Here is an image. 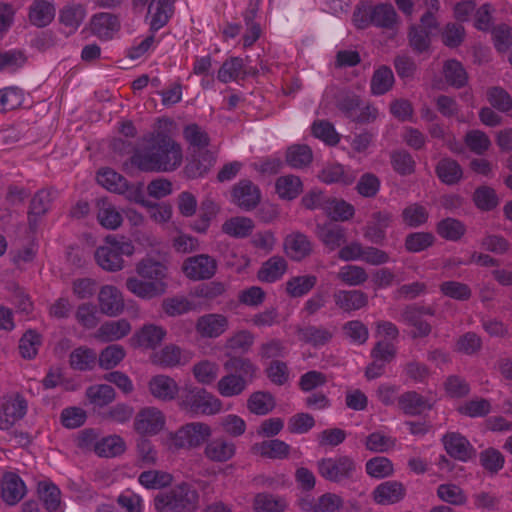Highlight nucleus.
I'll use <instances>...</instances> for the list:
<instances>
[{
    "label": "nucleus",
    "instance_id": "f257e3e1",
    "mask_svg": "<svg viewBox=\"0 0 512 512\" xmlns=\"http://www.w3.org/2000/svg\"><path fill=\"white\" fill-rule=\"evenodd\" d=\"M182 148L169 134L153 133L141 151L131 157V163L144 172H170L182 163Z\"/></svg>",
    "mask_w": 512,
    "mask_h": 512
},
{
    "label": "nucleus",
    "instance_id": "f03ea898",
    "mask_svg": "<svg viewBox=\"0 0 512 512\" xmlns=\"http://www.w3.org/2000/svg\"><path fill=\"white\" fill-rule=\"evenodd\" d=\"M153 502L157 512H194L199 506V493L193 484L181 482L157 494Z\"/></svg>",
    "mask_w": 512,
    "mask_h": 512
},
{
    "label": "nucleus",
    "instance_id": "7ed1b4c3",
    "mask_svg": "<svg viewBox=\"0 0 512 512\" xmlns=\"http://www.w3.org/2000/svg\"><path fill=\"white\" fill-rule=\"evenodd\" d=\"M177 406L190 416L214 415L220 412L222 402L204 388L185 385L177 397Z\"/></svg>",
    "mask_w": 512,
    "mask_h": 512
},
{
    "label": "nucleus",
    "instance_id": "20e7f679",
    "mask_svg": "<svg viewBox=\"0 0 512 512\" xmlns=\"http://www.w3.org/2000/svg\"><path fill=\"white\" fill-rule=\"evenodd\" d=\"M105 243L95 251L96 263L106 271H120L124 267L123 256H131L134 253V245L124 237L117 239L111 235L105 238Z\"/></svg>",
    "mask_w": 512,
    "mask_h": 512
},
{
    "label": "nucleus",
    "instance_id": "39448f33",
    "mask_svg": "<svg viewBox=\"0 0 512 512\" xmlns=\"http://www.w3.org/2000/svg\"><path fill=\"white\" fill-rule=\"evenodd\" d=\"M317 467L319 474L333 483L352 480L356 471L355 461L347 455L320 459Z\"/></svg>",
    "mask_w": 512,
    "mask_h": 512
},
{
    "label": "nucleus",
    "instance_id": "423d86ee",
    "mask_svg": "<svg viewBox=\"0 0 512 512\" xmlns=\"http://www.w3.org/2000/svg\"><path fill=\"white\" fill-rule=\"evenodd\" d=\"M212 434L211 427L203 422H191L180 427L172 437L176 448L193 449L202 446Z\"/></svg>",
    "mask_w": 512,
    "mask_h": 512
},
{
    "label": "nucleus",
    "instance_id": "0eeeda50",
    "mask_svg": "<svg viewBox=\"0 0 512 512\" xmlns=\"http://www.w3.org/2000/svg\"><path fill=\"white\" fill-rule=\"evenodd\" d=\"M217 260L209 254L187 257L181 266L183 274L192 281L209 280L216 274Z\"/></svg>",
    "mask_w": 512,
    "mask_h": 512
},
{
    "label": "nucleus",
    "instance_id": "6e6552de",
    "mask_svg": "<svg viewBox=\"0 0 512 512\" xmlns=\"http://www.w3.org/2000/svg\"><path fill=\"white\" fill-rule=\"evenodd\" d=\"M165 426V416L156 407H145L134 418V430L142 437L157 435Z\"/></svg>",
    "mask_w": 512,
    "mask_h": 512
},
{
    "label": "nucleus",
    "instance_id": "1a4fd4ad",
    "mask_svg": "<svg viewBox=\"0 0 512 512\" xmlns=\"http://www.w3.org/2000/svg\"><path fill=\"white\" fill-rule=\"evenodd\" d=\"M27 409L28 403L20 393L3 397L0 408V429L9 430L12 428L17 421L26 415Z\"/></svg>",
    "mask_w": 512,
    "mask_h": 512
},
{
    "label": "nucleus",
    "instance_id": "9d476101",
    "mask_svg": "<svg viewBox=\"0 0 512 512\" xmlns=\"http://www.w3.org/2000/svg\"><path fill=\"white\" fill-rule=\"evenodd\" d=\"M442 443L447 454L455 460L467 462L476 457V449L459 432H447L442 437Z\"/></svg>",
    "mask_w": 512,
    "mask_h": 512
},
{
    "label": "nucleus",
    "instance_id": "9b49d317",
    "mask_svg": "<svg viewBox=\"0 0 512 512\" xmlns=\"http://www.w3.org/2000/svg\"><path fill=\"white\" fill-rule=\"evenodd\" d=\"M232 202L245 211L255 209L261 200V191L249 179H242L231 190Z\"/></svg>",
    "mask_w": 512,
    "mask_h": 512
},
{
    "label": "nucleus",
    "instance_id": "f8f14e48",
    "mask_svg": "<svg viewBox=\"0 0 512 512\" xmlns=\"http://www.w3.org/2000/svg\"><path fill=\"white\" fill-rule=\"evenodd\" d=\"M216 162V155L210 150H193L184 173L189 179H197L205 176Z\"/></svg>",
    "mask_w": 512,
    "mask_h": 512
},
{
    "label": "nucleus",
    "instance_id": "ddd939ff",
    "mask_svg": "<svg viewBox=\"0 0 512 512\" xmlns=\"http://www.w3.org/2000/svg\"><path fill=\"white\" fill-rule=\"evenodd\" d=\"M229 328L227 316L217 313H209L200 316L195 324L197 333L203 338H217Z\"/></svg>",
    "mask_w": 512,
    "mask_h": 512
},
{
    "label": "nucleus",
    "instance_id": "4468645a",
    "mask_svg": "<svg viewBox=\"0 0 512 512\" xmlns=\"http://www.w3.org/2000/svg\"><path fill=\"white\" fill-rule=\"evenodd\" d=\"M148 389L154 398L163 402L177 400L181 390L173 378L163 374L153 376L148 382Z\"/></svg>",
    "mask_w": 512,
    "mask_h": 512
},
{
    "label": "nucleus",
    "instance_id": "2eb2a0df",
    "mask_svg": "<svg viewBox=\"0 0 512 512\" xmlns=\"http://www.w3.org/2000/svg\"><path fill=\"white\" fill-rule=\"evenodd\" d=\"M166 336V330L154 324H145L130 338L134 348L155 349Z\"/></svg>",
    "mask_w": 512,
    "mask_h": 512
},
{
    "label": "nucleus",
    "instance_id": "dca6fc26",
    "mask_svg": "<svg viewBox=\"0 0 512 512\" xmlns=\"http://www.w3.org/2000/svg\"><path fill=\"white\" fill-rule=\"evenodd\" d=\"M98 301L101 312L107 316H118L124 310L122 293L115 286L105 285L101 287Z\"/></svg>",
    "mask_w": 512,
    "mask_h": 512
},
{
    "label": "nucleus",
    "instance_id": "f3484780",
    "mask_svg": "<svg viewBox=\"0 0 512 512\" xmlns=\"http://www.w3.org/2000/svg\"><path fill=\"white\" fill-rule=\"evenodd\" d=\"M254 334L249 330H239L225 340L222 347L224 357H237L247 354L254 344Z\"/></svg>",
    "mask_w": 512,
    "mask_h": 512
},
{
    "label": "nucleus",
    "instance_id": "a211bd4d",
    "mask_svg": "<svg viewBox=\"0 0 512 512\" xmlns=\"http://www.w3.org/2000/svg\"><path fill=\"white\" fill-rule=\"evenodd\" d=\"M126 288L135 296L150 300L166 293V282L144 281L137 277H129L126 280Z\"/></svg>",
    "mask_w": 512,
    "mask_h": 512
},
{
    "label": "nucleus",
    "instance_id": "6ab92c4d",
    "mask_svg": "<svg viewBox=\"0 0 512 512\" xmlns=\"http://www.w3.org/2000/svg\"><path fill=\"white\" fill-rule=\"evenodd\" d=\"M406 495L405 486L398 481L389 480L379 484L373 491V499L380 505L400 502Z\"/></svg>",
    "mask_w": 512,
    "mask_h": 512
},
{
    "label": "nucleus",
    "instance_id": "aec40b11",
    "mask_svg": "<svg viewBox=\"0 0 512 512\" xmlns=\"http://www.w3.org/2000/svg\"><path fill=\"white\" fill-rule=\"evenodd\" d=\"M335 305L343 312L351 313L368 305V295L361 290H337L333 294Z\"/></svg>",
    "mask_w": 512,
    "mask_h": 512
},
{
    "label": "nucleus",
    "instance_id": "412c9836",
    "mask_svg": "<svg viewBox=\"0 0 512 512\" xmlns=\"http://www.w3.org/2000/svg\"><path fill=\"white\" fill-rule=\"evenodd\" d=\"M91 32L100 39L109 40L120 28V21L117 15L100 12L94 14L90 22Z\"/></svg>",
    "mask_w": 512,
    "mask_h": 512
},
{
    "label": "nucleus",
    "instance_id": "4be33fe9",
    "mask_svg": "<svg viewBox=\"0 0 512 512\" xmlns=\"http://www.w3.org/2000/svg\"><path fill=\"white\" fill-rule=\"evenodd\" d=\"M287 256L294 261H301L312 253V243L301 232H293L284 239Z\"/></svg>",
    "mask_w": 512,
    "mask_h": 512
},
{
    "label": "nucleus",
    "instance_id": "5701e85b",
    "mask_svg": "<svg viewBox=\"0 0 512 512\" xmlns=\"http://www.w3.org/2000/svg\"><path fill=\"white\" fill-rule=\"evenodd\" d=\"M135 270L142 279H147L151 282H165L168 274L167 265L151 256L141 259L137 263Z\"/></svg>",
    "mask_w": 512,
    "mask_h": 512
},
{
    "label": "nucleus",
    "instance_id": "b1692460",
    "mask_svg": "<svg viewBox=\"0 0 512 512\" xmlns=\"http://www.w3.org/2000/svg\"><path fill=\"white\" fill-rule=\"evenodd\" d=\"M316 235L330 250H335L346 243V229L335 223L317 224Z\"/></svg>",
    "mask_w": 512,
    "mask_h": 512
},
{
    "label": "nucleus",
    "instance_id": "393cba45",
    "mask_svg": "<svg viewBox=\"0 0 512 512\" xmlns=\"http://www.w3.org/2000/svg\"><path fill=\"white\" fill-rule=\"evenodd\" d=\"M25 494V484L21 478L13 472L3 475L1 481L2 499L9 505L17 504Z\"/></svg>",
    "mask_w": 512,
    "mask_h": 512
},
{
    "label": "nucleus",
    "instance_id": "a878e982",
    "mask_svg": "<svg viewBox=\"0 0 512 512\" xmlns=\"http://www.w3.org/2000/svg\"><path fill=\"white\" fill-rule=\"evenodd\" d=\"M223 369L230 374L238 375L243 379L253 382L257 377L258 367L247 357H224Z\"/></svg>",
    "mask_w": 512,
    "mask_h": 512
},
{
    "label": "nucleus",
    "instance_id": "bb28decb",
    "mask_svg": "<svg viewBox=\"0 0 512 512\" xmlns=\"http://www.w3.org/2000/svg\"><path fill=\"white\" fill-rule=\"evenodd\" d=\"M175 0H152L148 7L151 14L150 29L155 32L165 26L173 14Z\"/></svg>",
    "mask_w": 512,
    "mask_h": 512
},
{
    "label": "nucleus",
    "instance_id": "cd10ccee",
    "mask_svg": "<svg viewBox=\"0 0 512 512\" xmlns=\"http://www.w3.org/2000/svg\"><path fill=\"white\" fill-rule=\"evenodd\" d=\"M131 332V324L127 319L104 322L97 330L96 337L102 342H113L126 337Z\"/></svg>",
    "mask_w": 512,
    "mask_h": 512
},
{
    "label": "nucleus",
    "instance_id": "c85d7f7f",
    "mask_svg": "<svg viewBox=\"0 0 512 512\" xmlns=\"http://www.w3.org/2000/svg\"><path fill=\"white\" fill-rule=\"evenodd\" d=\"M55 12L54 5L47 0H34L29 7L28 18L32 25L43 28L53 21Z\"/></svg>",
    "mask_w": 512,
    "mask_h": 512
},
{
    "label": "nucleus",
    "instance_id": "c756f323",
    "mask_svg": "<svg viewBox=\"0 0 512 512\" xmlns=\"http://www.w3.org/2000/svg\"><path fill=\"white\" fill-rule=\"evenodd\" d=\"M97 220L100 225L109 230H116L123 222V217L107 198L97 200Z\"/></svg>",
    "mask_w": 512,
    "mask_h": 512
},
{
    "label": "nucleus",
    "instance_id": "7c9ffc66",
    "mask_svg": "<svg viewBox=\"0 0 512 512\" xmlns=\"http://www.w3.org/2000/svg\"><path fill=\"white\" fill-rule=\"evenodd\" d=\"M313 162V151L306 144H292L285 152V163L293 169H305Z\"/></svg>",
    "mask_w": 512,
    "mask_h": 512
},
{
    "label": "nucleus",
    "instance_id": "2f4dec72",
    "mask_svg": "<svg viewBox=\"0 0 512 512\" xmlns=\"http://www.w3.org/2000/svg\"><path fill=\"white\" fill-rule=\"evenodd\" d=\"M435 173L439 180L446 185L458 184L463 178V169L460 164L449 157L442 158L435 166Z\"/></svg>",
    "mask_w": 512,
    "mask_h": 512
},
{
    "label": "nucleus",
    "instance_id": "473e14b6",
    "mask_svg": "<svg viewBox=\"0 0 512 512\" xmlns=\"http://www.w3.org/2000/svg\"><path fill=\"white\" fill-rule=\"evenodd\" d=\"M85 397L94 408H104L115 401L116 391L108 384H94L86 388Z\"/></svg>",
    "mask_w": 512,
    "mask_h": 512
},
{
    "label": "nucleus",
    "instance_id": "72a5a7b5",
    "mask_svg": "<svg viewBox=\"0 0 512 512\" xmlns=\"http://www.w3.org/2000/svg\"><path fill=\"white\" fill-rule=\"evenodd\" d=\"M287 270V262L282 256H273L265 261L257 272L261 282L273 283L279 280Z\"/></svg>",
    "mask_w": 512,
    "mask_h": 512
},
{
    "label": "nucleus",
    "instance_id": "f704fd0d",
    "mask_svg": "<svg viewBox=\"0 0 512 512\" xmlns=\"http://www.w3.org/2000/svg\"><path fill=\"white\" fill-rule=\"evenodd\" d=\"M69 364L73 370L91 371L97 364V354L87 346L77 347L69 355Z\"/></svg>",
    "mask_w": 512,
    "mask_h": 512
},
{
    "label": "nucleus",
    "instance_id": "c9c22d12",
    "mask_svg": "<svg viewBox=\"0 0 512 512\" xmlns=\"http://www.w3.org/2000/svg\"><path fill=\"white\" fill-rule=\"evenodd\" d=\"M275 189L281 199L291 201L303 192V183L299 176L289 174L276 180Z\"/></svg>",
    "mask_w": 512,
    "mask_h": 512
},
{
    "label": "nucleus",
    "instance_id": "e433bc0d",
    "mask_svg": "<svg viewBox=\"0 0 512 512\" xmlns=\"http://www.w3.org/2000/svg\"><path fill=\"white\" fill-rule=\"evenodd\" d=\"M235 450L233 442L226 441L223 438H216L207 443L204 453L212 461L226 462L235 455Z\"/></svg>",
    "mask_w": 512,
    "mask_h": 512
},
{
    "label": "nucleus",
    "instance_id": "4c0bfd02",
    "mask_svg": "<svg viewBox=\"0 0 512 512\" xmlns=\"http://www.w3.org/2000/svg\"><path fill=\"white\" fill-rule=\"evenodd\" d=\"M400 409L407 415H420L425 410H430L432 405L416 391H408L398 398Z\"/></svg>",
    "mask_w": 512,
    "mask_h": 512
},
{
    "label": "nucleus",
    "instance_id": "58836bf2",
    "mask_svg": "<svg viewBox=\"0 0 512 512\" xmlns=\"http://www.w3.org/2000/svg\"><path fill=\"white\" fill-rule=\"evenodd\" d=\"M443 74L448 85L460 89L468 83V73L463 64L456 59H449L444 62Z\"/></svg>",
    "mask_w": 512,
    "mask_h": 512
},
{
    "label": "nucleus",
    "instance_id": "ea45409f",
    "mask_svg": "<svg viewBox=\"0 0 512 512\" xmlns=\"http://www.w3.org/2000/svg\"><path fill=\"white\" fill-rule=\"evenodd\" d=\"M299 339L314 347H319L329 343L333 333L322 326L308 325L297 329Z\"/></svg>",
    "mask_w": 512,
    "mask_h": 512
},
{
    "label": "nucleus",
    "instance_id": "a19ab883",
    "mask_svg": "<svg viewBox=\"0 0 512 512\" xmlns=\"http://www.w3.org/2000/svg\"><path fill=\"white\" fill-rule=\"evenodd\" d=\"M290 449L287 443L279 439L266 440L252 447L253 451L270 459H285L289 456Z\"/></svg>",
    "mask_w": 512,
    "mask_h": 512
},
{
    "label": "nucleus",
    "instance_id": "79ce46f5",
    "mask_svg": "<svg viewBox=\"0 0 512 512\" xmlns=\"http://www.w3.org/2000/svg\"><path fill=\"white\" fill-rule=\"evenodd\" d=\"M126 450L124 439L119 435H109L94 445V452L100 457H116Z\"/></svg>",
    "mask_w": 512,
    "mask_h": 512
},
{
    "label": "nucleus",
    "instance_id": "37998d69",
    "mask_svg": "<svg viewBox=\"0 0 512 512\" xmlns=\"http://www.w3.org/2000/svg\"><path fill=\"white\" fill-rule=\"evenodd\" d=\"M370 21L376 27L393 29L397 21L396 10L390 3H379L372 7Z\"/></svg>",
    "mask_w": 512,
    "mask_h": 512
},
{
    "label": "nucleus",
    "instance_id": "c03bdc74",
    "mask_svg": "<svg viewBox=\"0 0 512 512\" xmlns=\"http://www.w3.org/2000/svg\"><path fill=\"white\" fill-rule=\"evenodd\" d=\"M251 382L243 377L227 373L217 383V390L223 397H234L242 394Z\"/></svg>",
    "mask_w": 512,
    "mask_h": 512
},
{
    "label": "nucleus",
    "instance_id": "a18cd8bd",
    "mask_svg": "<svg viewBox=\"0 0 512 512\" xmlns=\"http://www.w3.org/2000/svg\"><path fill=\"white\" fill-rule=\"evenodd\" d=\"M472 201L477 209L483 212L494 210L500 203L495 189L487 185H481L475 189Z\"/></svg>",
    "mask_w": 512,
    "mask_h": 512
},
{
    "label": "nucleus",
    "instance_id": "49530a36",
    "mask_svg": "<svg viewBox=\"0 0 512 512\" xmlns=\"http://www.w3.org/2000/svg\"><path fill=\"white\" fill-rule=\"evenodd\" d=\"M436 242L432 232H411L405 236L404 248L409 253H420L431 248Z\"/></svg>",
    "mask_w": 512,
    "mask_h": 512
},
{
    "label": "nucleus",
    "instance_id": "de8ad7c7",
    "mask_svg": "<svg viewBox=\"0 0 512 512\" xmlns=\"http://www.w3.org/2000/svg\"><path fill=\"white\" fill-rule=\"evenodd\" d=\"M253 229L252 219L243 216L232 217L222 225V232L234 238L248 237Z\"/></svg>",
    "mask_w": 512,
    "mask_h": 512
},
{
    "label": "nucleus",
    "instance_id": "09e8293b",
    "mask_svg": "<svg viewBox=\"0 0 512 512\" xmlns=\"http://www.w3.org/2000/svg\"><path fill=\"white\" fill-rule=\"evenodd\" d=\"M173 476L162 470H147L143 471L139 477L138 482L146 489L160 490L172 484Z\"/></svg>",
    "mask_w": 512,
    "mask_h": 512
},
{
    "label": "nucleus",
    "instance_id": "8fccbe9b",
    "mask_svg": "<svg viewBox=\"0 0 512 512\" xmlns=\"http://www.w3.org/2000/svg\"><path fill=\"white\" fill-rule=\"evenodd\" d=\"M437 234L448 241H458L466 233V226L458 219L447 217L436 224Z\"/></svg>",
    "mask_w": 512,
    "mask_h": 512
},
{
    "label": "nucleus",
    "instance_id": "3c124183",
    "mask_svg": "<svg viewBox=\"0 0 512 512\" xmlns=\"http://www.w3.org/2000/svg\"><path fill=\"white\" fill-rule=\"evenodd\" d=\"M325 213L334 221H347L354 216V206L343 199L328 198L325 205Z\"/></svg>",
    "mask_w": 512,
    "mask_h": 512
},
{
    "label": "nucleus",
    "instance_id": "603ef678",
    "mask_svg": "<svg viewBox=\"0 0 512 512\" xmlns=\"http://www.w3.org/2000/svg\"><path fill=\"white\" fill-rule=\"evenodd\" d=\"M401 319L407 325L414 328L410 332V337L412 339L425 338L429 336L432 331V326L422 317L418 316L415 310L411 311L404 308L401 313Z\"/></svg>",
    "mask_w": 512,
    "mask_h": 512
},
{
    "label": "nucleus",
    "instance_id": "864d4df0",
    "mask_svg": "<svg viewBox=\"0 0 512 512\" xmlns=\"http://www.w3.org/2000/svg\"><path fill=\"white\" fill-rule=\"evenodd\" d=\"M275 399L269 392L257 391L247 400L248 410L256 415H266L275 407Z\"/></svg>",
    "mask_w": 512,
    "mask_h": 512
},
{
    "label": "nucleus",
    "instance_id": "5fc2aeb1",
    "mask_svg": "<svg viewBox=\"0 0 512 512\" xmlns=\"http://www.w3.org/2000/svg\"><path fill=\"white\" fill-rule=\"evenodd\" d=\"M317 284L315 275L294 276L286 282V292L293 298L308 294Z\"/></svg>",
    "mask_w": 512,
    "mask_h": 512
},
{
    "label": "nucleus",
    "instance_id": "6e6d98bb",
    "mask_svg": "<svg viewBox=\"0 0 512 512\" xmlns=\"http://www.w3.org/2000/svg\"><path fill=\"white\" fill-rule=\"evenodd\" d=\"M318 178L326 184L342 183L350 185L354 182L355 176L347 174L341 164H328L319 173Z\"/></svg>",
    "mask_w": 512,
    "mask_h": 512
},
{
    "label": "nucleus",
    "instance_id": "4d7b16f0",
    "mask_svg": "<svg viewBox=\"0 0 512 512\" xmlns=\"http://www.w3.org/2000/svg\"><path fill=\"white\" fill-rule=\"evenodd\" d=\"M393 83L394 75L391 68L386 65H382L373 73L371 79V92L374 95H383L392 88Z\"/></svg>",
    "mask_w": 512,
    "mask_h": 512
},
{
    "label": "nucleus",
    "instance_id": "13d9d810",
    "mask_svg": "<svg viewBox=\"0 0 512 512\" xmlns=\"http://www.w3.org/2000/svg\"><path fill=\"white\" fill-rule=\"evenodd\" d=\"M401 218L407 227L418 228L427 223L429 212L423 205L413 203L402 210Z\"/></svg>",
    "mask_w": 512,
    "mask_h": 512
},
{
    "label": "nucleus",
    "instance_id": "bf43d9fd",
    "mask_svg": "<svg viewBox=\"0 0 512 512\" xmlns=\"http://www.w3.org/2000/svg\"><path fill=\"white\" fill-rule=\"evenodd\" d=\"M125 356L126 352L123 346L112 344L100 352L99 356H97V362L100 368L111 370L118 366Z\"/></svg>",
    "mask_w": 512,
    "mask_h": 512
},
{
    "label": "nucleus",
    "instance_id": "052dcab7",
    "mask_svg": "<svg viewBox=\"0 0 512 512\" xmlns=\"http://www.w3.org/2000/svg\"><path fill=\"white\" fill-rule=\"evenodd\" d=\"M256 512H284L287 505L284 499L269 493H258L253 500Z\"/></svg>",
    "mask_w": 512,
    "mask_h": 512
},
{
    "label": "nucleus",
    "instance_id": "680f3d73",
    "mask_svg": "<svg viewBox=\"0 0 512 512\" xmlns=\"http://www.w3.org/2000/svg\"><path fill=\"white\" fill-rule=\"evenodd\" d=\"M42 337L33 329L27 330L19 340V352L24 359H33L41 346Z\"/></svg>",
    "mask_w": 512,
    "mask_h": 512
},
{
    "label": "nucleus",
    "instance_id": "e2e57ef3",
    "mask_svg": "<svg viewBox=\"0 0 512 512\" xmlns=\"http://www.w3.org/2000/svg\"><path fill=\"white\" fill-rule=\"evenodd\" d=\"M486 98L492 108L502 113L512 110L511 95L500 86L489 87L486 91Z\"/></svg>",
    "mask_w": 512,
    "mask_h": 512
},
{
    "label": "nucleus",
    "instance_id": "0e129e2a",
    "mask_svg": "<svg viewBox=\"0 0 512 512\" xmlns=\"http://www.w3.org/2000/svg\"><path fill=\"white\" fill-rule=\"evenodd\" d=\"M86 10L81 4L66 5L60 10L59 21L61 24L76 30L83 22Z\"/></svg>",
    "mask_w": 512,
    "mask_h": 512
},
{
    "label": "nucleus",
    "instance_id": "69168bd1",
    "mask_svg": "<svg viewBox=\"0 0 512 512\" xmlns=\"http://www.w3.org/2000/svg\"><path fill=\"white\" fill-rule=\"evenodd\" d=\"M183 136L193 150H207L210 144V137L198 124L192 123L185 126Z\"/></svg>",
    "mask_w": 512,
    "mask_h": 512
},
{
    "label": "nucleus",
    "instance_id": "338daca9",
    "mask_svg": "<svg viewBox=\"0 0 512 512\" xmlns=\"http://www.w3.org/2000/svg\"><path fill=\"white\" fill-rule=\"evenodd\" d=\"M39 498L45 509L49 512L56 511L60 505V490L53 483L40 482L38 484Z\"/></svg>",
    "mask_w": 512,
    "mask_h": 512
},
{
    "label": "nucleus",
    "instance_id": "774afa93",
    "mask_svg": "<svg viewBox=\"0 0 512 512\" xmlns=\"http://www.w3.org/2000/svg\"><path fill=\"white\" fill-rule=\"evenodd\" d=\"M481 466L490 474H497L504 466L503 454L496 448L489 447L479 454Z\"/></svg>",
    "mask_w": 512,
    "mask_h": 512
}]
</instances>
